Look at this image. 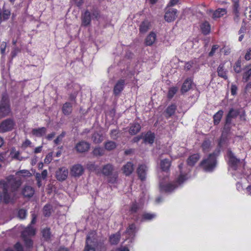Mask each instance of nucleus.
<instances>
[{"label":"nucleus","instance_id":"nucleus-58","mask_svg":"<svg viewBox=\"0 0 251 251\" xmlns=\"http://www.w3.org/2000/svg\"><path fill=\"white\" fill-rule=\"evenodd\" d=\"M234 13H238L239 12V4L238 2H235L234 3Z\"/></svg>","mask_w":251,"mask_h":251},{"label":"nucleus","instance_id":"nucleus-53","mask_svg":"<svg viewBox=\"0 0 251 251\" xmlns=\"http://www.w3.org/2000/svg\"><path fill=\"white\" fill-rule=\"evenodd\" d=\"M219 46L218 45H214L212 46L211 51L209 52V56H212L214 55L216 50L219 49Z\"/></svg>","mask_w":251,"mask_h":251},{"label":"nucleus","instance_id":"nucleus-39","mask_svg":"<svg viewBox=\"0 0 251 251\" xmlns=\"http://www.w3.org/2000/svg\"><path fill=\"white\" fill-rule=\"evenodd\" d=\"M117 145L115 142L111 141H107L104 144V148L107 151H111L116 148Z\"/></svg>","mask_w":251,"mask_h":251},{"label":"nucleus","instance_id":"nucleus-43","mask_svg":"<svg viewBox=\"0 0 251 251\" xmlns=\"http://www.w3.org/2000/svg\"><path fill=\"white\" fill-rule=\"evenodd\" d=\"M239 112L238 110H234L233 108H231L227 115H229V116H230L232 118H235L237 117V116L239 115Z\"/></svg>","mask_w":251,"mask_h":251},{"label":"nucleus","instance_id":"nucleus-60","mask_svg":"<svg viewBox=\"0 0 251 251\" xmlns=\"http://www.w3.org/2000/svg\"><path fill=\"white\" fill-rule=\"evenodd\" d=\"M75 4L78 7H80L84 3L83 0H73Z\"/></svg>","mask_w":251,"mask_h":251},{"label":"nucleus","instance_id":"nucleus-56","mask_svg":"<svg viewBox=\"0 0 251 251\" xmlns=\"http://www.w3.org/2000/svg\"><path fill=\"white\" fill-rule=\"evenodd\" d=\"M7 46L6 43L5 42H2L0 44V52L2 55H4L5 53V49Z\"/></svg>","mask_w":251,"mask_h":251},{"label":"nucleus","instance_id":"nucleus-57","mask_svg":"<svg viewBox=\"0 0 251 251\" xmlns=\"http://www.w3.org/2000/svg\"><path fill=\"white\" fill-rule=\"evenodd\" d=\"M118 176L117 175L114 174L113 176H111L109 179V182L112 183H114L116 182Z\"/></svg>","mask_w":251,"mask_h":251},{"label":"nucleus","instance_id":"nucleus-46","mask_svg":"<svg viewBox=\"0 0 251 251\" xmlns=\"http://www.w3.org/2000/svg\"><path fill=\"white\" fill-rule=\"evenodd\" d=\"M42 235L43 237L46 239L48 240L50 239V229L49 228H45L42 230Z\"/></svg>","mask_w":251,"mask_h":251},{"label":"nucleus","instance_id":"nucleus-63","mask_svg":"<svg viewBox=\"0 0 251 251\" xmlns=\"http://www.w3.org/2000/svg\"><path fill=\"white\" fill-rule=\"evenodd\" d=\"M192 64L191 62H187L185 65V69L187 70H190L192 67Z\"/></svg>","mask_w":251,"mask_h":251},{"label":"nucleus","instance_id":"nucleus-30","mask_svg":"<svg viewBox=\"0 0 251 251\" xmlns=\"http://www.w3.org/2000/svg\"><path fill=\"white\" fill-rule=\"evenodd\" d=\"M10 155L13 159L22 161L24 158L20 155L19 151H17L15 148H12L10 151Z\"/></svg>","mask_w":251,"mask_h":251},{"label":"nucleus","instance_id":"nucleus-61","mask_svg":"<svg viewBox=\"0 0 251 251\" xmlns=\"http://www.w3.org/2000/svg\"><path fill=\"white\" fill-rule=\"evenodd\" d=\"M178 1V0H170V2L167 5V7H171L176 5Z\"/></svg>","mask_w":251,"mask_h":251},{"label":"nucleus","instance_id":"nucleus-40","mask_svg":"<svg viewBox=\"0 0 251 251\" xmlns=\"http://www.w3.org/2000/svg\"><path fill=\"white\" fill-rule=\"evenodd\" d=\"M52 212V206L49 204L45 205L43 208V214L46 217L50 215Z\"/></svg>","mask_w":251,"mask_h":251},{"label":"nucleus","instance_id":"nucleus-19","mask_svg":"<svg viewBox=\"0 0 251 251\" xmlns=\"http://www.w3.org/2000/svg\"><path fill=\"white\" fill-rule=\"evenodd\" d=\"M34 189L30 186H25L22 190V194L25 197L31 198L34 194Z\"/></svg>","mask_w":251,"mask_h":251},{"label":"nucleus","instance_id":"nucleus-20","mask_svg":"<svg viewBox=\"0 0 251 251\" xmlns=\"http://www.w3.org/2000/svg\"><path fill=\"white\" fill-rule=\"evenodd\" d=\"M62 111L63 113L66 116L70 115L73 111L72 103L69 102H65L62 106Z\"/></svg>","mask_w":251,"mask_h":251},{"label":"nucleus","instance_id":"nucleus-28","mask_svg":"<svg viewBox=\"0 0 251 251\" xmlns=\"http://www.w3.org/2000/svg\"><path fill=\"white\" fill-rule=\"evenodd\" d=\"M171 166V161L168 159H162L160 161V167L162 171L167 172Z\"/></svg>","mask_w":251,"mask_h":251},{"label":"nucleus","instance_id":"nucleus-55","mask_svg":"<svg viewBox=\"0 0 251 251\" xmlns=\"http://www.w3.org/2000/svg\"><path fill=\"white\" fill-rule=\"evenodd\" d=\"M31 142L28 139H26L24 142L23 143L22 145V148L24 149H25L28 147H31Z\"/></svg>","mask_w":251,"mask_h":251},{"label":"nucleus","instance_id":"nucleus-26","mask_svg":"<svg viewBox=\"0 0 251 251\" xmlns=\"http://www.w3.org/2000/svg\"><path fill=\"white\" fill-rule=\"evenodd\" d=\"M200 158L198 153L191 155L187 159V164L190 166H193L199 160Z\"/></svg>","mask_w":251,"mask_h":251},{"label":"nucleus","instance_id":"nucleus-34","mask_svg":"<svg viewBox=\"0 0 251 251\" xmlns=\"http://www.w3.org/2000/svg\"><path fill=\"white\" fill-rule=\"evenodd\" d=\"M154 138L155 135L154 133L151 132H148L145 136L144 142L151 144L154 142Z\"/></svg>","mask_w":251,"mask_h":251},{"label":"nucleus","instance_id":"nucleus-2","mask_svg":"<svg viewBox=\"0 0 251 251\" xmlns=\"http://www.w3.org/2000/svg\"><path fill=\"white\" fill-rule=\"evenodd\" d=\"M105 238H99L95 231H90L87 235L84 251H96V248L100 251H105Z\"/></svg>","mask_w":251,"mask_h":251},{"label":"nucleus","instance_id":"nucleus-25","mask_svg":"<svg viewBox=\"0 0 251 251\" xmlns=\"http://www.w3.org/2000/svg\"><path fill=\"white\" fill-rule=\"evenodd\" d=\"M140 125L137 123H134L130 126L129 133L131 135H135L140 131Z\"/></svg>","mask_w":251,"mask_h":251},{"label":"nucleus","instance_id":"nucleus-1","mask_svg":"<svg viewBox=\"0 0 251 251\" xmlns=\"http://www.w3.org/2000/svg\"><path fill=\"white\" fill-rule=\"evenodd\" d=\"M20 179L17 180L13 176H10L6 178V180H1L0 185L2 187V195L0 192V202L2 199L6 203L13 199L16 195V192L21 185Z\"/></svg>","mask_w":251,"mask_h":251},{"label":"nucleus","instance_id":"nucleus-5","mask_svg":"<svg viewBox=\"0 0 251 251\" xmlns=\"http://www.w3.org/2000/svg\"><path fill=\"white\" fill-rule=\"evenodd\" d=\"M216 154L215 153L210 154L206 159H203L201 163V165L207 172H211L216 165Z\"/></svg>","mask_w":251,"mask_h":251},{"label":"nucleus","instance_id":"nucleus-59","mask_svg":"<svg viewBox=\"0 0 251 251\" xmlns=\"http://www.w3.org/2000/svg\"><path fill=\"white\" fill-rule=\"evenodd\" d=\"M237 87L235 85H232L231 87V93L232 95H235L236 94Z\"/></svg>","mask_w":251,"mask_h":251},{"label":"nucleus","instance_id":"nucleus-6","mask_svg":"<svg viewBox=\"0 0 251 251\" xmlns=\"http://www.w3.org/2000/svg\"><path fill=\"white\" fill-rule=\"evenodd\" d=\"M15 126L16 123L13 119L7 118L4 120L0 123V133L11 131Z\"/></svg>","mask_w":251,"mask_h":251},{"label":"nucleus","instance_id":"nucleus-10","mask_svg":"<svg viewBox=\"0 0 251 251\" xmlns=\"http://www.w3.org/2000/svg\"><path fill=\"white\" fill-rule=\"evenodd\" d=\"M84 168L80 164H76L74 165L71 169L70 174L72 176L74 177H79L84 173Z\"/></svg>","mask_w":251,"mask_h":251},{"label":"nucleus","instance_id":"nucleus-27","mask_svg":"<svg viewBox=\"0 0 251 251\" xmlns=\"http://www.w3.org/2000/svg\"><path fill=\"white\" fill-rule=\"evenodd\" d=\"M200 27L202 33L204 35L208 34L210 32V25L207 21L202 23L200 25Z\"/></svg>","mask_w":251,"mask_h":251},{"label":"nucleus","instance_id":"nucleus-51","mask_svg":"<svg viewBox=\"0 0 251 251\" xmlns=\"http://www.w3.org/2000/svg\"><path fill=\"white\" fill-rule=\"evenodd\" d=\"M26 216V211L25 210L21 209H20L18 211V217L21 219H23L25 218Z\"/></svg>","mask_w":251,"mask_h":251},{"label":"nucleus","instance_id":"nucleus-36","mask_svg":"<svg viewBox=\"0 0 251 251\" xmlns=\"http://www.w3.org/2000/svg\"><path fill=\"white\" fill-rule=\"evenodd\" d=\"M226 13V10L224 8H219L217 9L213 14L214 18H218L224 15Z\"/></svg>","mask_w":251,"mask_h":251},{"label":"nucleus","instance_id":"nucleus-38","mask_svg":"<svg viewBox=\"0 0 251 251\" xmlns=\"http://www.w3.org/2000/svg\"><path fill=\"white\" fill-rule=\"evenodd\" d=\"M10 15V12L8 10H3L2 13L0 12V23L2 21L7 20Z\"/></svg>","mask_w":251,"mask_h":251},{"label":"nucleus","instance_id":"nucleus-4","mask_svg":"<svg viewBox=\"0 0 251 251\" xmlns=\"http://www.w3.org/2000/svg\"><path fill=\"white\" fill-rule=\"evenodd\" d=\"M11 112V108L8 97L6 94L2 95L0 101V119L9 115Z\"/></svg>","mask_w":251,"mask_h":251},{"label":"nucleus","instance_id":"nucleus-54","mask_svg":"<svg viewBox=\"0 0 251 251\" xmlns=\"http://www.w3.org/2000/svg\"><path fill=\"white\" fill-rule=\"evenodd\" d=\"M234 70L235 72L239 73L241 72V61L238 60L234 66Z\"/></svg>","mask_w":251,"mask_h":251},{"label":"nucleus","instance_id":"nucleus-16","mask_svg":"<svg viewBox=\"0 0 251 251\" xmlns=\"http://www.w3.org/2000/svg\"><path fill=\"white\" fill-rule=\"evenodd\" d=\"M193 84V80L191 78H187L183 82L181 88V92L182 93H184L188 92L192 88Z\"/></svg>","mask_w":251,"mask_h":251},{"label":"nucleus","instance_id":"nucleus-11","mask_svg":"<svg viewBox=\"0 0 251 251\" xmlns=\"http://www.w3.org/2000/svg\"><path fill=\"white\" fill-rule=\"evenodd\" d=\"M148 170V167L145 164L139 165L137 173L139 178L142 181H144L146 178V175Z\"/></svg>","mask_w":251,"mask_h":251},{"label":"nucleus","instance_id":"nucleus-29","mask_svg":"<svg viewBox=\"0 0 251 251\" xmlns=\"http://www.w3.org/2000/svg\"><path fill=\"white\" fill-rule=\"evenodd\" d=\"M46 128L42 127L38 128H33L32 130V133L36 136L41 137L44 135L46 133Z\"/></svg>","mask_w":251,"mask_h":251},{"label":"nucleus","instance_id":"nucleus-14","mask_svg":"<svg viewBox=\"0 0 251 251\" xmlns=\"http://www.w3.org/2000/svg\"><path fill=\"white\" fill-rule=\"evenodd\" d=\"M229 156V166L234 170H236L237 168V165L239 164L240 160L235 157L233 153L229 151L228 153Z\"/></svg>","mask_w":251,"mask_h":251},{"label":"nucleus","instance_id":"nucleus-15","mask_svg":"<svg viewBox=\"0 0 251 251\" xmlns=\"http://www.w3.org/2000/svg\"><path fill=\"white\" fill-rule=\"evenodd\" d=\"M156 40V34L154 32H151L145 39V44L146 46L152 45Z\"/></svg>","mask_w":251,"mask_h":251},{"label":"nucleus","instance_id":"nucleus-41","mask_svg":"<svg viewBox=\"0 0 251 251\" xmlns=\"http://www.w3.org/2000/svg\"><path fill=\"white\" fill-rule=\"evenodd\" d=\"M93 153L94 155L101 156L104 154V150L100 147L95 148L93 151Z\"/></svg>","mask_w":251,"mask_h":251},{"label":"nucleus","instance_id":"nucleus-22","mask_svg":"<svg viewBox=\"0 0 251 251\" xmlns=\"http://www.w3.org/2000/svg\"><path fill=\"white\" fill-rule=\"evenodd\" d=\"M35 234L34 228L29 226H28L22 233V237H28V236H33Z\"/></svg>","mask_w":251,"mask_h":251},{"label":"nucleus","instance_id":"nucleus-47","mask_svg":"<svg viewBox=\"0 0 251 251\" xmlns=\"http://www.w3.org/2000/svg\"><path fill=\"white\" fill-rule=\"evenodd\" d=\"M139 206L138 204L136 202H134L132 204L130 208V212L131 213H135L137 212L138 210L139 209Z\"/></svg>","mask_w":251,"mask_h":251},{"label":"nucleus","instance_id":"nucleus-33","mask_svg":"<svg viewBox=\"0 0 251 251\" xmlns=\"http://www.w3.org/2000/svg\"><path fill=\"white\" fill-rule=\"evenodd\" d=\"M224 111L222 110L218 111L213 116L214 124L216 125L219 124L223 115Z\"/></svg>","mask_w":251,"mask_h":251},{"label":"nucleus","instance_id":"nucleus-17","mask_svg":"<svg viewBox=\"0 0 251 251\" xmlns=\"http://www.w3.org/2000/svg\"><path fill=\"white\" fill-rule=\"evenodd\" d=\"M123 171L124 174L128 176L131 175L134 170V165L131 162H128L123 167Z\"/></svg>","mask_w":251,"mask_h":251},{"label":"nucleus","instance_id":"nucleus-32","mask_svg":"<svg viewBox=\"0 0 251 251\" xmlns=\"http://www.w3.org/2000/svg\"><path fill=\"white\" fill-rule=\"evenodd\" d=\"M120 237L121 234L120 232H118L110 236L109 241L111 244L116 245L119 243L120 239Z\"/></svg>","mask_w":251,"mask_h":251},{"label":"nucleus","instance_id":"nucleus-18","mask_svg":"<svg viewBox=\"0 0 251 251\" xmlns=\"http://www.w3.org/2000/svg\"><path fill=\"white\" fill-rule=\"evenodd\" d=\"M151 23L148 20L143 21L139 26V32L144 34L146 33L151 28Z\"/></svg>","mask_w":251,"mask_h":251},{"label":"nucleus","instance_id":"nucleus-64","mask_svg":"<svg viewBox=\"0 0 251 251\" xmlns=\"http://www.w3.org/2000/svg\"><path fill=\"white\" fill-rule=\"evenodd\" d=\"M42 148H43V146H42L36 147L34 149V152L35 153H38L41 152L42 150Z\"/></svg>","mask_w":251,"mask_h":251},{"label":"nucleus","instance_id":"nucleus-44","mask_svg":"<svg viewBox=\"0 0 251 251\" xmlns=\"http://www.w3.org/2000/svg\"><path fill=\"white\" fill-rule=\"evenodd\" d=\"M156 217L155 214L146 213L143 214V218L146 220H151Z\"/></svg>","mask_w":251,"mask_h":251},{"label":"nucleus","instance_id":"nucleus-13","mask_svg":"<svg viewBox=\"0 0 251 251\" xmlns=\"http://www.w3.org/2000/svg\"><path fill=\"white\" fill-rule=\"evenodd\" d=\"M126 82L125 79H121L117 81L114 88L113 93L115 95H119L124 90Z\"/></svg>","mask_w":251,"mask_h":251},{"label":"nucleus","instance_id":"nucleus-24","mask_svg":"<svg viewBox=\"0 0 251 251\" xmlns=\"http://www.w3.org/2000/svg\"><path fill=\"white\" fill-rule=\"evenodd\" d=\"M217 73L219 76L224 78L227 79L226 75V71L225 70L224 64H221L217 68Z\"/></svg>","mask_w":251,"mask_h":251},{"label":"nucleus","instance_id":"nucleus-12","mask_svg":"<svg viewBox=\"0 0 251 251\" xmlns=\"http://www.w3.org/2000/svg\"><path fill=\"white\" fill-rule=\"evenodd\" d=\"M81 20L82 26H87L89 25L91 22V13L88 10H86L81 14Z\"/></svg>","mask_w":251,"mask_h":251},{"label":"nucleus","instance_id":"nucleus-42","mask_svg":"<svg viewBox=\"0 0 251 251\" xmlns=\"http://www.w3.org/2000/svg\"><path fill=\"white\" fill-rule=\"evenodd\" d=\"M178 90V88L176 87H173L169 89L168 93V98L170 99H172L176 94Z\"/></svg>","mask_w":251,"mask_h":251},{"label":"nucleus","instance_id":"nucleus-31","mask_svg":"<svg viewBox=\"0 0 251 251\" xmlns=\"http://www.w3.org/2000/svg\"><path fill=\"white\" fill-rule=\"evenodd\" d=\"M92 140L95 144H99L103 140V139L102 134L96 132L92 135Z\"/></svg>","mask_w":251,"mask_h":251},{"label":"nucleus","instance_id":"nucleus-50","mask_svg":"<svg viewBox=\"0 0 251 251\" xmlns=\"http://www.w3.org/2000/svg\"><path fill=\"white\" fill-rule=\"evenodd\" d=\"M232 119V118H231L230 116H229L228 115H227L226 120V124L224 126V129H227V130H229L228 126L231 124Z\"/></svg>","mask_w":251,"mask_h":251},{"label":"nucleus","instance_id":"nucleus-3","mask_svg":"<svg viewBox=\"0 0 251 251\" xmlns=\"http://www.w3.org/2000/svg\"><path fill=\"white\" fill-rule=\"evenodd\" d=\"M178 167L180 170V174L179 176L177 178L176 182L172 183H168L166 185H163L162 183H160V187L161 191L166 192H170L176 189L178 186V185H180L188 178V177L186 175H184L182 173L181 168L182 164H180L179 165Z\"/></svg>","mask_w":251,"mask_h":251},{"label":"nucleus","instance_id":"nucleus-7","mask_svg":"<svg viewBox=\"0 0 251 251\" xmlns=\"http://www.w3.org/2000/svg\"><path fill=\"white\" fill-rule=\"evenodd\" d=\"M177 10L175 8H169L165 12L164 19L168 23L175 20L177 17Z\"/></svg>","mask_w":251,"mask_h":251},{"label":"nucleus","instance_id":"nucleus-52","mask_svg":"<svg viewBox=\"0 0 251 251\" xmlns=\"http://www.w3.org/2000/svg\"><path fill=\"white\" fill-rule=\"evenodd\" d=\"M251 76V68L244 74L243 76V79L245 81H247L249 79L250 77Z\"/></svg>","mask_w":251,"mask_h":251},{"label":"nucleus","instance_id":"nucleus-23","mask_svg":"<svg viewBox=\"0 0 251 251\" xmlns=\"http://www.w3.org/2000/svg\"><path fill=\"white\" fill-rule=\"evenodd\" d=\"M113 170V165L111 164H107L102 167V173L105 176H109L111 175Z\"/></svg>","mask_w":251,"mask_h":251},{"label":"nucleus","instance_id":"nucleus-37","mask_svg":"<svg viewBox=\"0 0 251 251\" xmlns=\"http://www.w3.org/2000/svg\"><path fill=\"white\" fill-rule=\"evenodd\" d=\"M211 142L209 140H205L201 145V148L204 152H208L211 148Z\"/></svg>","mask_w":251,"mask_h":251},{"label":"nucleus","instance_id":"nucleus-21","mask_svg":"<svg viewBox=\"0 0 251 251\" xmlns=\"http://www.w3.org/2000/svg\"><path fill=\"white\" fill-rule=\"evenodd\" d=\"M176 109V106L175 104H171L168 106L165 111V116L167 118H169L173 115Z\"/></svg>","mask_w":251,"mask_h":251},{"label":"nucleus","instance_id":"nucleus-62","mask_svg":"<svg viewBox=\"0 0 251 251\" xmlns=\"http://www.w3.org/2000/svg\"><path fill=\"white\" fill-rule=\"evenodd\" d=\"M245 58L246 60H249L251 59V50L250 49L247 51L245 54Z\"/></svg>","mask_w":251,"mask_h":251},{"label":"nucleus","instance_id":"nucleus-49","mask_svg":"<svg viewBox=\"0 0 251 251\" xmlns=\"http://www.w3.org/2000/svg\"><path fill=\"white\" fill-rule=\"evenodd\" d=\"M14 249L15 251L9 249L7 250V251H24L22 245L19 243H17L15 245Z\"/></svg>","mask_w":251,"mask_h":251},{"label":"nucleus","instance_id":"nucleus-8","mask_svg":"<svg viewBox=\"0 0 251 251\" xmlns=\"http://www.w3.org/2000/svg\"><path fill=\"white\" fill-rule=\"evenodd\" d=\"M90 145L87 142L81 141L78 142L75 146V149L77 152L83 153L89 151Z\"/></svg>","mask_w":251,"mask_h":251},{"label":"nucleus","instance_id":"nucleus-48","mask_svg":"<svg viewBox=\"0 0 251 251\" xmlns=\"http://www.w3.org/2000/svg\"><path fill=\"white\" fill-rule=\"evenodd\" d=\"M23 238L24 240L25 245L27 248L32 247L33 242L28 237H23Z\"/></svg>","mask_w":251,"mask_h":251},{"label":"nucleus","instance_id":"nucleus-35","mask_svg":"<svg viewBox=\"0 0 251 251\" xmlns=\"http://www.w3.org/2000/svg\"><path fill=\"white\" fill-rule=\"evenodd\" d=\"M136 231V227L134 224H131L129 226L128 228L126 231V233L127 234L129 237L132 238L134 236Z\"/></svg>","mask_w":251,"mask_h":251},{"label":"nucleus","instance_id":"nucleus-45","mask_svg":"<svg viewBox=\"0 0 251 251\" xmlns=\"http://www.w3.org/2000/svg\"><path fill=\"white\" fill-rule=\"evenodd\" d=\"M92 17L98 20L100 18V12L97 9H94L92 10Z\"/></svg>","mask_w":251,"mask_h":251},{"label":"nucleus","instance_id":"nucleus-9","mask_svg":"<svg viewBox=\"0 0 251 251\" xmlns=\"http://www.w3.org/2000/svg\"><path fill=\"white\" fill-rule=\"evenodd\" d=\"M68 173V170L66 167L60 168L56 172V178L59 181H64L67 178Z\"/></svg>","mask_w":251,"mask_h":251}]
</instances>
